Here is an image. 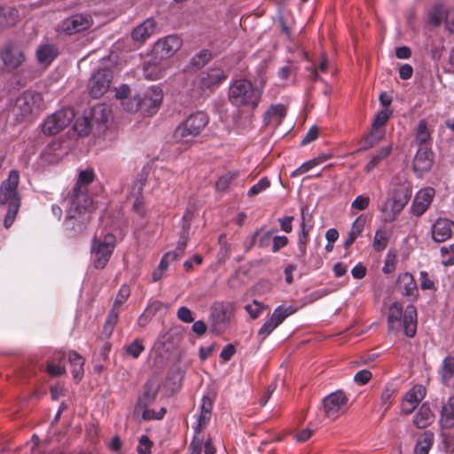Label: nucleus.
Instances as JSON below:
<instances>
[{"label":"nucleus","instance_id":"obj_1","mask_svg":"<svg viewBox=\"0 0 454 454\" xmlns=\"http://www.w3.org/2000/svg\"><path fill=\"white\" fill-rule=\"evenodd\" d=\"M67 204V215L63 223L64 231L67 237L75 238L82 235L87 229L91 214L96 209L94 201L85 202L84 197H65Z\"/></svg>","mask_w":454,"mask_h":454},{"label":"nucleus","instance_id":"obj_2","mask_svg":"<svg viewBox=\"0 0 454 454\" xmlns=\"http://www.w3.org/2000/svg\"><path fill=\"white\" fill-rule=\"evenodd\" d=\"M19 184L20 174L13 169L10 171L8 178L0 186V205L8 206L4 221L6 229L12 226L20 207V196L18 192Z\"/></svg>","mask_w":454,"mask_h":454},{"label":"nucleus","instance_id":"obj_3","mask_svg":"<svg viewBox=\"0 0 454 454\" xmlns=\"http://www.w3.org/2000/svg\"><path fill=\"white\" fill-rule=\"evenodd\" d=\"M403 326L404 333L407 337L412 338L417 330V310L413 305H408L405 312L403 314V306L397 302H393L389 307L387 316V327L389 332L399 331Z\"/></svg>","mask_w":454,"mask_h":454},{"label":"nucleus","instance_id":"obj_4","mask_svg":"<svg viewBox=\"0 0 454 454\" xmlns=\"http://www.w3.org/2000/svg\"><path fill=\"white\" fill-rule=\"evenodd\" d=\"M43 109V99L41 93L27 90L15 100L12 114L18 121L33 120Z\"/></svg>","mask_w":454,"mask_h":454},{"label":"nucleus","instance_id":"obj_5","mask_svg":"<svg viewBox=\"0 0 454 454\" xmlns=\"http://www.w3.org/2000/svg\"><path fill=\"white\" fill-rule=\"evenodd\" d=\"M261 97L262 90L254 87L248 80H237L229 88V100L236 106H250L254 109Z\"/></svg>","mask_w":454,"mask_h":454},{"label":"nucleus","instance_id":"obj_6","mask_svg":"<svg viewBox=\"0 0 454 454\" xmlns=\"http://www.w3.org/2000/svg\"><path fill=\"white\" fill-rule=\"evenodd\" d=\"M208 123V117L202 111L190 114L180 123L175 132L174 137L178 142L189 143L199 136Z\"/></svg>","mask_w":454,"mask_h":454},{"label":"nucleus","instance_id":"obj_7","mask_svg":"<svg viewBox=\"0 0 454 454\" xmlns=\"http://www.w3.org/2000/svg\"><path fill=\"white\" fill-rule=\"evenodd\" d=\"M115 236L110 232L95 236L91 241V254L96 269H104L115 247Z\"/></svg>","mask_w":454,"mask_h":454},{"label":"nucleus","instance_id":"obj_8","mask_svg":"<svg viewBox=\"0 0 454 454\" xmlns=\"http://www.w3.org/2000/svg\"><path fill=\"white\" fill-rule=\"evenodd\" d=\"M74 118L71 108H64L49 115L43 123L42 131L46 136H52L62 131Z\"/></svg>","mask_w":454,"mask_h":454},{"label":"nucleus","instance_id":"obj_9","mask_svg":"<svg viewBox=\"0 0 454 454\" xmlns=\"http://www.w3.org/2000/svg\"><path fill=\"white\" fill-rule=\"evenodd\" d=\"M114 75L110 68H99L94 72L88 82L90 95L94 98H98L106 93L112 83Z\"/></svg>","mask_w":454,"mask_h":454},{"label":"nucleus","instance_id":"obj_10","mask_svg":"<svg viewBox=\"0 0 454 454\" xmlns=\"http://www.w3.org/2000/svg\"><path fill=\"white\" fill-rule=\"evenodd\" d=\"M162 91L159 88L153 86L142 93L137 94V100L139 101L140 111L145 114H153L160 106L162 101Z\"/></svg>","mask_w":454,"mask_h":454},{"label":"nucleus","instance_id":"obj_11","mask_svg":"<svg viewBox=\"0 0 454 454\" xmlns=\"http://www.w3.org/2000/svg\"><path fill=\"white\" fill-rule=\"evenodd\" d=\"M92 25V16L87 12H80L66 18L61 22V29L67 35H72L89 29Z\"/></svg>","mask_w":454,"mask_h":454},{"label":"nucleus","instance_id":"obj_12","mask_svg":"<svg viewBox=\"0 0 454 454\" xmlns=\"http://www.w3.org/2000/svg\"><path fill=\"white\" fill-rule=\"evenodd\" d=\"M434 163V153L427 145L419 146L412 162V169L417 176L422 177L428 172Z\"/></svg>","mask_w":454,"mask_h":454},{"label":"nucleus","instance_id":"obj_13","mask_svg":"<svg viewBox=\"0 0 454 454\" xmlns=\"http://www.w3.org/2000/svg\"><path fill=\"white\" fill-rule=\"evenodd\" d=\"M94 180V173L92 169L87 168L81 170L78 179L74 187L66 195L69 198H78L82 195L85 202L93 201V199L88 193V185Z\"/></svg>","mask_w":454,"mask_h":454},{"label":"nucleus","instance_id":"obj_14","mask_svg":"<svg viewBox=\"0 0 454 454\" xmlns=\"http://www.w3.org/2000/svg\"><path fill=\"white\" fill-rule=\"evenodd\" d=\"M228 75L220 67H211L205 72H201L199 76V86L201 90H214L223 83Z\"/></svg>","mask_w":454,"mask_h":454},{"label":"nucleus","instance_id":"obj_15","mask_svg":"<svg viewBox=\"0 0 454 454\" xmlns=\"http://www.w3.org/2000/svg\"><path fill=\"white\" fill-rule=\"evenodd\" d=\"M0 58L6 67H19L25 60L23 51L12 42L7 43L0 51Z\"/></svg>","mask_w":454,"mask_h":454},{"label":"nucleus","instance_id":"obj_16","mask_svg":"<svg viewBox=\"0 0 454 454\" xmlns=\"http://www.w3.org/2000/svg\"><path fill=\"white\" fill-rule=\"evenodd\" d=\"M347 402L348 398L341 390L330 394L323 401L325 415L328 418L336 419L340 407Z\"/></svg>","mask_w":454,"mask_h":454},{"label":"nucleus","instance_id":"obj_17","mask_svg":"<svg viewBox=\"0 0 454 454\" xmlns=\"http://www.w3.org/2000/svg\"><path fill=\"white\" fill-rule=\"evenodd\" d=\"M411 198V192L405 186H399L394 190L393 196L388 199L392 205V216L388 220H395L403 207L407 205Z\"/></svg>","mask_w":454,"mask_h":454},{"label":"nucleus","instance_id":"obj_18","mask_svg":"<svg viewBox=\"0 0 454 454\" xmlns=\"http://www.w3.org/2000/svg\"><path fill=\"white\" fill-rule=\"evenodd\" d=\"M182 46V40L176 35H168L159 40L154 47L160 58L168 59L173 56Z\"/></svg>","mask_w":454,"mask_h":454},{"label":"nucleus","instance_id":"obj_19","mask_svg":"<svg viewBox=\"0 0 454 454\" xmlns=\"http://www.w3.org/2000/svg\"><path fill=\"white\" fill-rule=\"evenodd\" d=\"M434 193V189L432 187H427L420 190L416 194L412 202L411 210L413 215L416 216L422 215L432 203Z\"/></svg>","mask_w":454,"mask_h":454},{"label":"nucleus","instance_id":"obj_20","mask_svg":"<svg viewBox=\"0 0 454 454\" xmlns=\"http://www.w3.org/2000/svg\"><path fill=\"white\" fill-rule=\"evenodd\" d=\"M454 222L446 218H439L432 225V239L438 243L444 242L452 235Z\"/></svg>","mask_w":454,"mask_h":454},{"label":"nucleus","instance_id":"obj_21","mask_svg":"<svg viewBox=\"0 0 454 454\" xmlns=\"http://www.w3.org/2000/svg\"><path fill=\"white\" fill-rule=\"evenodd\" d=\"M396 286L402 291L403 295L417 299L419 292L417 283L411 273L404 272L399 275Z\"/></svg>","mask_w":454,"mask_h":454},{"label":"nucleus","instance_id":"obj_22","mask_svg":"<svg viewBox=\"0 0 454 454\" xmlns=\"http://www.w3.org/2000/svg\"><path fill=\"white\" fill-rule=\"evenodd\" d=\"M160 387L153 380H149L144 385L143 394L138 397L136 408H147L156 399Z\"/></svg>","mask_w":454,"mask_h":454},{"label":"nucleus","instance_id":"obj_23","mask_svg":"<svg viewBox=\"0 0 454 454\" xmlns=\"http://www.w3.org/2000/svg\"><path fill=\"white\" fill-rule=\"evenodd\" d=\"M59 53V49L55 44L43 43L36 49L35 56L39 64L49 66L58 57Z\"/></svg>","mask_w":454,"mask_h":454},{"label":"nucleus","instance_id":"obj_24","mask_svg":"<svg viewBox=\"0 0 454 454\" xmlns=\"http://www.w3.org/2000/svg\"><path fill=\"white\" fill-rule=\"evenodd\" d=\"M155 27L156 21L153 19L149 18L132 30L131 37L136 42H145L151 35L153 34Z\"/></svg>","mask_w":454,"mask_h":454},{"label":"nucleus","instance_id":"obj_25","mask_svg":"<svg viewBox=\"0 0 454 454\" xmlns=\"http://www.w3.org/2000/svg\"><path fill=\"white\" fill-rule=\"evenodd\" d=\"M213 409V398L204 395L200 405V414L198 418V423L195 432L199 434L204 428L211 418Z\"/></svg>","mask_w":454,"mask_h":454},{"label":"nucleus","instance_id":"obj_26","mask_svg":"<svg viewBox=\"0 0 454 454\" xmlns=\"http://www.w3.org/2000/svg\"><path fill=\"white\" fill-rule=\"evenodd\" d=\"M434 419V415L432 412L428 403H423L413 418V424L416 427L423 429L430 426Z\"/></svg>","mask_w":454,"mask_h":454},{"label":"nucleus","instance_id":"obj_27","mask_svg":"<svg viewBox=\"0 0 454 454\" xmlns=\"http://www.w3.org/2000/svg\"><path fill=\"white\" fill-rule=\"evenodd\" d=\"M19 20V12L13 7L0 6V33L14 27Z\"/></svg>","mask_w":454,"mask_h":454},{"label":"nucleus","instance_id":"obj_28","mask_svg":"<svg viewBox=\"0 0 454 454\" xmlns=\"http://www.w3.org/2000/svg\"><path fill=\"white\" fill-rule=\"evenodd\" d=\"M87 114L93 126H97L98 128L100 125L105 124L107 121L110 116V110L105 105L98 104L87 111Z\"/></svg>","mask_w":454,"mask_h":454},{"label":"nucleus","instance_id":"obj_29","mask_svg":"<svg viewBox=\"0 0 454 454\" xmlns=\"http://www.w3.org/2000/svg\"><path fill=\"white\" fill-rule=\"evenodd\" d=\"M434 442V434L427 430L420 434L415 446L413 454H428Z\"/></svg>","mask_w":454,"mask_h":454},{"label":"nucleus","instance_id":"obj_30","mask_svg":"<svg viewBox=\"0 0 454 454\" xmlns=\"http://www.w3.org/2000/svg\"><path fill=\"white\" fill-rule=\"evenodd\" d=\"M440 423L443 428L454 427V396H450L442 407Z\"/></svg>","mask_w":454,"mask_h":454},{"label":"nucleus","instance_id":"obj_31","mask_svg":"<svg viewBox=\"0 0 454 454\" xmlns=\"http://www.w3.org/2000/svg\"><path fill=\"white\" fill-rule=\"evenodd\" d=\"M384 135L385 130H376V129L372 128L370 134L361 140V146L356 152H364L372 148L383 138Z\"/></svg>","mask_w":454,"mask_h":454},{"label":"nucleus","instance_id":"obj_32","mask_svg":"<svg viewBox=\"0 0 454 454\" xmlns=\"http://www.w3.org/2000/svg\"><path fill=\"white\" fill-rule=\"evenodd\" d=\"M366 217L364 215L358 216L352 224L351 230L348 232V237L344 242V247L348 248L356 240V239L362 233Z\"/></svg>","mask_w":454,"mask_h":454},{"label":"nucleus","instance_id":"obj_33","mask_svg":"<svg viewBox=\"0 0 454 454\" xmlns=\"http://www.w3.org/2000/svg\"><path fill=\"white\" fill-rule=\"evenodd\" d=\"M431 139V132L428 129L427 121L421 119L415 129V140L419 145H427V142Z\"/></svg>","mask_w":454,"mask_h":454},{"label":"nucleus","instance_id":"obj_34","mask_svg":"<svg viewBox=\"0 0 454 454\" xmlns=\"http://www.w3.org/2000/svg\"><path fill=\"white\" fill-rule=\"evenodd\" d=\"M392 145H388L380 149L374 155L372 156L370 161L364 167L366 173H370L374 168H376L380 161L386 159L392 152Z\"/></svg>","mask_w":454,"mask_h":454},{"label":"nucleus","instance_id":"obj_35","mask_svg":"<svg viewBox=\"0 0 454 454\" xmlns=\"http://www.w3.org/2000/svg\"><path fill=\"white\" fill-rule=\"evenodd\" d=\"M397 393V388L391 383H387L380 395V406L385 413L391 406L392 400Z\"/></svg>","mask_w":454,"mask_h":454},{"label":"nucleus","instance_id":"obj_36","mask_svg":"<svg viewBox=\"0 0 454 454\" xmlns=\"http://www.w3.org/2000/svg\"><path fill=\"white\" fill-rule=\"evenodd\" d=\"M94 126L92 122L90 121V119L87 114V111L84 112V114L82 117L78 118L74 125V130L80 135V136H87L92 129Z\"/></svg>","mask_w":454,"mask_h":454},{"label":"nucleus","instance_id":"obj_37","mask_svg":"<svg viewBox=\"0 0 454 454\" xmlns=\"http://www.w3.org/2000/svg\"><path fill=\"white\" fill-rule=\"evenodd\" d=\"M442 381L447 384L454 376V356H447L442 361L440 371Z\"/></svg>","mask_w":454,"mask_h":454},{"label":"nucleus","instance_id":"obj_38","mask_svg":"<svg viewBox=\"0 0 454 454\" xmlns=\"http://www.w3.org/2000/svg\"><path fill=\"white\" fill-rule=\"evenodd\" d=\"M212 59V53L209 50L204 49L195 54L190 60L191 67L200 69L207 65Z\"/></svg>","mask_w":454,"mask_h":454},{"label":"nucleus","instance_id":"obj_39","mask_svg":"<svg viewBox=\"0 0 454 454\" xmlns=\"http://www.w3.org/2000/svg\"><path fill=\"white\" fill-rule=\"evenodd\" d=\"M147 177L146 175L144 172L139 173L136 179L134 180L131 190H130V196L132 198H143V191L144 187L145 185Z\"/></svg>","mask_w":454,"mask_h":454},{"label":"nucleus","instance_id":"obj_40","mask_svg":"<svg viewBox=\"0 0 454 454\" xmlns=\"http://www.w3.org/2000/svg\"><path fill=\"white\" fill-rule=\"evenodd\" d=\"M425 395L426 389L422 386L417 385L406 393L404 399L418 406Z\"/></svg>","mask_w":454,"mask_h":454},{"label":"nucleus","instance_id":"obj_41","mask_svg":"<svg viewBox=\"0 0 454 454\" xmlns=\"http://www.w3.org/2000/svg\"><path fill=\"white\" fill-rule=\"evenodd\" d=\"M129 295H130L129 287L126 285L121 286L117 294V296L114 301L113 308H112L111 311L115 312L116 314H119L121 307L128 300Z\"/></svg>","mask_w":454,"mask_h":454},{"label":"nucleus","instance_id":"obj_42","mask_svg":"<svg viewBox=\"0 0 454 454\" xmlns=\"http://www.w3.org/2000/svg\"><path fill=\"white\" fill-rule=\"evenodd\" d=\"M312 228V225H309L308 227L306 226H301V233L299 234L298 238V250L299 254L297 255L299 258H302L305 256L307 252V242L309 240V232L310 229Z\"/></svg>","mask_w":454,"mask_h":454},{"label":"nucleus","instance_id":"obj_43","mask_svg":"<svg viewBox=\"0 0 454 454\" xmlns=\"http://www.w3.org/2000/svg\"><path fill=\"white\" fill-rule=\"evenodd\" d=\"M446 11L442 5H434L433 9L428 13L429 22L434 26L438 27L442 24L443 19H445Z\"/></svg>","mask_w":454,"mask_h":454},{"label":"nucleus","instance_id":"obj_44","mask_svg":"<svg viewBox=\"0 0 454 454\" xmlns=\"http://www.w3.org/2000/svg\"><path fill=\"white\" fill-rule=\"evenodd\" d=\"M328 159H329V157L326 156V155H322V156L314 158V159H312V160L303 163L300 168L295 169L293 172L292 176H300L301 174H304L307 171H309L310 168H314L315 166H317V165H318L320 163H323L324 161H325Z\"/></svg>","mask_w":454,"mask_h":454},{"label":"nucleus","instance_id":"obj_45","mask_svg":"<svg viewBox=\"0 0 454 454\" xmlns=\"http://www.w3.org/2000/svg\"><path fill=\"white\" fill-rule=\"evenodd\" d=\"M118 317H119V314L110 311V313L108 314V316L106 317V323L104 325V327H103V330L101 333V336L103 338L107 339L112 335L114 329L118 322Z\"/></svg>","mask_w":454,"mask_h":454},{"label":"nucleus","instance_id":"obj_46","mask_svg":"<svg viewBox=\"0 0 454 454\" xmlns=\"http://www.w3.org/2000/svg\"><path fill=\"white\" fill-rule=\"evenodd\" d=\"M388 243V238L387 237V232L383 229H379L376 231L374 239H373V248L377 252L383 251Z\"/></svg>","mask_w":454,"mask_h":454},{"label":"nucleus","instance_id":"obj_47","mask_svg":"<svg viewBox=\"0 0 454 454\" xmlns=\"http://www.w3.org/2000/svg\"><path fill=\"white\" fill-rule=\"evenodd\" d=\"M295 312V309L292 306L287 308L279 306L278 307L271 315V317L275 320V322L279 325L289 315H292Z\"/></svg>","mask_w":454,"mask_h":454},{"label":"nucleus","instance_id":"obj_48","mask_svg":"<svg viewBox=\"0 0 454 454\" xmlns=\"http://www.w3.org/2000/svg\"><path fill=\"white\" fill-rule=\"evenodd\" d=\"M391 114H392V112L389 111L388 109H383V110L380 111L376 114V116L372 123V128L376 129V130H384L382 129V127L385 125L387 121L390 118Z\"/></svg>","mask_w":454,"mask_h":454},{"label":"nucleus","instance_id":"obj_49","mask_svg":"<svg viewBox=\"0 0 454 454\" xmlns=\"http://www.w3.org/2000/svg\"><path fill=\"white\" fill-rule=\"evenodd\" d=\"M286 114V107L284 105L278 104L276 106H271L270 109L264 114V120L267 121L271 117L276 116L278 118V122L279 123Z\"/></svg>","mask_w":454,"mask_h":454},{"label":"nucleus","instance_id":"obj_50","mask_svg":"<svg viewBox=\"0 0 454 454\" xmlns=\"http://www.w3.org/2000/svg\"><path fill=\"white\" fill-rule=\"evenodd\" d=\"M145 347L140 339H136L129 345L126 347V353L133 358H137L144 351Z\"/></svg>","mask_w":454,"mask_h":454},{"label":"nucleus","instance_id":"obj_51","mask_svg":"<svg viewBox=\"0 0 454 454\" xmlns=\"http://www.w3.org/2000/svg\"><path fill=\"white\" fill-rule=\"evenodd\" d=\"M193 220V212L192 209H186L182 218V231L180 235L190 237L191 223Z\"/></svg>","mask_w":454,"mask_h":454},{"label":"nucleus","instance_id":"obj_52","mask_svg":"<svg viewBox=\"0 0 454 454\" xmlns=\"http://www.w3.org/2000/svg\"><path fill=\"white\" fill-rule=\"evenodd\" d=\"M266 308V306H264L262 303L259 302L256 300H254L253 303L245 306L246 311L253 319L257 318L259 315L262 313V311Z\"/></svg>","mask_w":454,"mask_h":454},{"label":"nucleus","instance_id":"obj_53","mask_svg":"<svg viewBox=\"0 0 454 454\" xmlns=\"http://www.w3.org/2000/svg\"><path fill=\"white\" fill-rule=\"evenodd\" d=\"M270 185V180L267 177H262V179L259 180V182L257 184H255L254 185H253L250 188L247 194L250 197L257 195L260 192H262V191L269 188Z\"/></svg>","mask_w":454,"mask_h":454},{"label":"nucleus","instance_id":"obj_54","mask_svg":"<svg viewBox=\"0 0 454 454\" xmlns=\"http://www.w3.org/2000/svg\"><path fill=\"white\" fill-rule=\"evenodd\" d=\"M153 442L150 438L144 434L139 438L138 445L137 446V451L138 454H148L150 453L151 448L153 446Z\"/></svg>","mask_w":454,"mask_h":454},{"label":"nucleus","instance_id":"obj_55","mask_svg":"<svg viewBox=\"0 0 454 454\" xmlns=\"http://www.w3.org/2000/svg\"><path fill=\"white\" fill-rule=\"evenodd\" d=\"M278 325L270 317L258 331V335L262 336V340H264Z\"/></svg>","mask_w":454,"mask_h":454},{"label":"nucleus","instance_id":"obj_56","mask_svg":"<svg viewBox=\"0 0 454 454\" xmlns=\"http://www.w3.org/2000/svg\"><path fill=\"white\" fill-rule=\"evenodd\" d=\"M236 177V174H231V173H228L223 176H221L216 184H215V187L218 191L220 192H224L228 189L231 182L232 180H234Z\"/></svg>","mask_w":454,"mask_h":454},{"label":"nucleus","instance_id":"obj_57","mask_svg":"<svg viewBox=\"0 0 454 454\" xmlns=\"http://www.w3.org/2000/svg\"><path fill=\"white\" fill-rule=\"evenodd\" d=\"M370 204V198L364 195L357 196L351 204V207L357 210H365Z\"/></svg>","mask_w":454,"mask_h":454},{"label":"nucleus","instance_id":"obj_58","mask_svg":"<svg viewBox=\"0 0 454 454\" xmlns=\"http://www.w3.org/2000/svg\"><path fill=\"white\" fill-rule=\"evenodd\" d=\"M177 318L184 323H192L194 318L191 309L187 307H181L177 310Z\"/></svg>","mask_w":454,"mask_h":454},{"label":"nucleus","instance_id":"obj_59","mask_svg":"<svg viewBox=\"0 0 454 454\" xmlns=\"http://www.w3.org/2000/svg\"><path fill=\"white\" fill-rule=\"evenodd\" d=\"M372 374L368 370H361L357 372L354 377V380L361 385L367 384L372 379Z\"/></svg>","mask_w":454,"mask_h":454},{"label":"nucleus","instance_id":"obj_60","mask_svg":"<svg viewBox=\"0 0 454 454\" xmlns=\"http://www.w3.org/2000/svg\"><path fill=\"white\" fill-rule=\"evenodd\" d=\"M272 252L276 253L288 244V239L286 236H275L272 238Z\"/></svg>","mask_w":454,"mask_h":454},{"label":"nucleus","instance_id":"obj_61","mask_svg":"<svg viewBox=\"0 0 454 454\" xmlns=\"http://www.w3.org/2000/svg\"><path fill=\"white\" fill-rule=\"evenodd\" d=\"M47 372L51 376H60L66 372V369L62 364L49 363L47 365Z\"/></svg>","mask_w":454,"mask_h":454},{"label":"nucleus","instance_id":"obj_62","mask_svg":"<svg viewBox=\"0 0 454 454\" xmlns=\"http://www.w3.org/2000/svg\"><path fill=\"white\" fill-rule=\"evenodd\" d=\"M123 107L128 111V112H137V111H140V105H139V101L137 100V95H135L132 98H129L128 100H126L125 102H123Z\"/></svg>","mask_w":454,"mask_h":454},{"label":"nucleus","instance_id":"obj_63","mask_svg":"<svg viewBox=\"0 0 454 454\" xmlns=\"http://www.w3.org/2000/svg\"><path fill=\"white\" fill-rule=\"evenodd\" d=\"M202 440L199 437L194 436L189 448V454H200L201 453Z\"/></svg>","mask_w":454,"mask_h":454},{"label":"nucleus","instance_id":"obj_64","mask_svg":"<svg viewBox=\"0 0 454 454\" xmlns=\"http://www.w3.org/2000/svg\"><path fill=\"white\" fill-rule=\"evenodd\" d=\"M442 443L447 453L454 451V436L450 434H442Z\"/></svg>","mask_w":454,"mask_h":454}]
</instances>
